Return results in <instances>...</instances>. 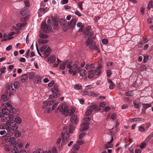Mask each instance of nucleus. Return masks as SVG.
Listing matches in <instances>:
<instances>
[{"instance_id":"64","label":"nucleus","mask_w":153,"mask_h":153,"mask_svg":"<svg viewBox=\"0 0 153 153\" xmlns=\"http://www.w3.org/2000/svg\"><path fill=\"white\" fill-rule=\"evenodd\" d=\"M24 3L25 6L27 7H29L30 5V3L28 0H26L24 1Z\"/></svg>"},{"instance_id":"62","label":"nucleus","mask_w":153,"mask_h":153,"mask_svg":"<svg viewBox=\"0 0 153 153\" xmlns=\"http://www.w3.org/2000/svg\"><path fill=\"white\" fill-rule=\"evenodd\" d=\"M4 149L5 151H9L10 149V148L9 146L6 145L4 147Z\"/></svg>"},{"instance_id":"30","label":"nucleus","mask_w":153,"mask_h":153,"mask_svg":"<svg viewBox=\"0 0 153 153\" xmlns=\"http://www.w3.org/2000/svg\"><path fill=\"white\" fill-rule=\"evenodd\" d=\"M92 109L90 108V107L89 106L88 109L85 112V115L86 116H88L91 114L92 112Z\"/></svg>"},{"instance_id":"12","label":"nucleus","mask_w":153,"mask_h":153,"mask_svg":"<svg viewBox=\"0 0 153 153\" xmlns=\"http://www.w3.org/2000/svg\"><path fill=\"white\" fill-rule=\"evenodd\" d=\"M2 112L0 113V117L3 115L7 116V115L10 114V111L9 110L6 108H4L2 109Z\"/></svg>"},{"instance_id":"10","label":"nucleus","mask_w":153,"mask_h":153,"mask_svg":"<svg viewBox=\"0 0 153 153\" xmlns=\"http://www.w3.org/2000/svg\"><path fill=\"white\" fill-rule=\"evenodd\" d=\"M98 64H99V63ZM102 65H99L97 67L96 69L94 70V73L96 75H99L101 73L102 70Z\"/></svg>"},{"instance_id":"20","label":"nucleus","mask_w":153,"mask_h":153,"mask_svg":"<svg viewBox=\"0 0 153 153\" xmlns=\"http://www.w3.org/2000/svg\"><path fill=\"white\" fill-rule=\"evenodd\" d=\"M73 68L77 72V73H79L81 71V68L78 67L76 64L73 65L72 66Z\"/></svg>"},{"instance_id":"19","label":"nucleus","mask_w":153,"mask_h":153,"mask_svg":"<svg viewBox=\"0 0 153 153\" xmlns=\"http://www.w3.org/2000/svg\"><path fill=\"white\" fill-rule=\"evenodd\" d=\"M60 25L64 27H66L67 26V23L66 20L61 19L59 21Z\"/></svg>"},{"instance_id":"40","label":"nucleus","mask_w":153,"mask_h":153,"mask_svg":"<svg viewBox=\"0 0 153 153\" xmlns=\"http://www.w3.org/2000/svg\"><path fill=\"white\" fill-rule=\"evenodd\" d=\"M33 153H46V151H44L42 149H39L36 151L33 152Z\"/></svg>"},{"instance_id":"24","label":"nucleus","mask_w":153,"mask_h":153,"mask_svg":"<svg viewBox=\"0 0 153 153\" xmlns=\"http://www.w3.org/2000/svg\"><path fill=\"white\" fill-rule=\"evenodd\" d=\"M45 9L44 8H40L39 10L38 13L39 16H41L42 15L44 14L45 13L44 12Z\"/></svg>"},{"instance_id":"56","label":"nucleus","mask_w":153,"mask_h":153,"mask_svg":"<svg viewBox=\"0 0 153 153\" xmlns=\"http://www.w3.org/2000/svg\"><path fill=\"white\" fill-rule=\"evenodd\" d=\"M67 68L69 69H72V66H71V62H68V63L67 64Z\"/></svg>"},{"instance_id":"47","label":"nucleus","mask_w":153,"mask_h":153,"mask_svg":"<svg viewBox=\"0 0 153 153\" xmlns=\"http://www.w3.org/2000/svg\"><path fill=\"white\" fill-rule=\"evenodd\" d=\"M147 69L146 66L144 65H142L140 68V70L142 71H146Z\"/></svg>"},{"instance_id":"27","label":"nucleus","mask_w":153,"mask_h":153,"mask_svg":"<svg viewBox=\"0 0 153 153\" xmlns=\"http://www.w3.org/2000/svg\"><path fill=\"white\" fill-rule=\"evenodd\" d=\"M108 82L109 84V88L110 89L112 90L114 88L113 87L114 85V83H113L111 79H108Z\"/></svg>"},{"instance_id":"14","label":"nucleus","mask_w":153,"mask_h":153,"mask_svg":"<svg viewBox=\"0 0 153 153\" xmlns=\"http://www.w3.org/2000/svg\"><path fill=\"white\" fill-rule=\"evenodd\" d=\"M70 121L73 123L76 124L78 122L77 116L75 115L72 116L70 118Z\"/></svg>"},{"instance_id":"4","label":"nucleus","mask_w":153,"mask_h":153,"mask_svg":"<svg viewBox=\"0 0 153 153\" xmlns=\"http://www.w3.org/2000/svg\"><path fill=\"white\" fill-rule=\"evenodd\" d=\"M51 91L53 93L49 97V99H52L56 97H59L60 94L59 93V91L58 89V85L55 84L53 87L51 88Z\"/></svg>"},{"instance_id":"13","label":"nucleus","mask_w":153,"mask_h":153,"mask_svg":"<svg viewBox=\"0 0 153 153\" xmlns=\"http://www.w3.org/2000/svg\"><path fill=\"white\" fill-rule=\"evenodd\" d=\"M90 108L92 109V111H99L101 109L97 105H93L91 106H89Z\"/></svg>"},{"instance_id":"5","label":"nucleus","mask_w":153,"mask_h":153,"mask_svg":"<svg viewBox=\"0 0 153 153\" xmlns=\"http://www.w3.org/2000/svg\"><path fill=\"white\" fill-rule=\"evenodd\" d=\"M40 51L41 52H44V57L45 58H47L50 54L51 52V49L47 45H44L40 49Z\"/></svg>"},{"instance_id":"50","label":"nucleus","mask_w":153,"mask_h":153,"mask_svg":"<svg viewBox=\"0 0 153 153\" xmlns=\"http://www.w3.org/2000/svg\"><path fill=\"white\" fill-rule=\"evenodd\" d=\"M48 36L44 34H40L39 35V37L41 38L45 39L48 37Z\"/></svg>"},{"instance_id":"29","label":"nucleus","mask_w":153,"mask_h":153,"mask_svg":"<svg viewBox=\"0 0 153 153\" xmlns=\"http://www.w3.org/2000/svg\"><path fill=\"white\" fill-rule=\"evenodd\" d=\"M48 41V39H40L38 40V42L39 43L42 44H47Z\"/></svg>"},{"instance_id":"32","label":"nucleus","mask_w":153,"mask_h":153,"mask_svg":"<svg viewBox=\"0 0 153 153\" xmlns=\"http://www.w3.org/2000/svg\"><path fill=\"white\" fill-rule=\"evenodd\" d=\"M79 74L81 76H84L87 73L85 69H81V71H79Z\"/></svg>"},{"instance_id":"21","label":"nucleus","mask_w":153,"mask_h":153,"mask_svg":"<svg viewBox=\"0 0 153 153\" xmlns=\"http://www.w3.org/2000/svg\"><path fill=\"white\" fill-rule=\"evenodd\" d=\"M133 103L134 105V108L137 109L140 107L141 105V102H138L137 101L134 100L133 101Z\"/></svg>"},{"instance_id":"16","label":"nucleus","mask_w":153,"mask_h":153,"mask_svg":"<svg viewBox=\"0 0 153 153\" xmlns=\"http://www.w3.org/2000/svg\"><path fill=\"white\" fill-rule=\"evenodd\" d=\"M27 74H23L20 77V81L22 83H24L27 81Z\"/></svg>"},{"instance_id":"45","label":"nucleus","mask_w":153,"mask_h":153,"mask_svg":"<svg viewBox=\"0 0 153 153\" xmlns=\"http://www.w3.org/2000/svg\"><path fill=\"white\" fill-rule=\"evenodd\" d=\"M69 73L70 74H72L73 75V76H74L76 74V73H77V72H76V71L75 70H74L73 69H70L69 70Z\"/></svg>"},{"instance_id":"6","label":"nucleus","mask_w":153,"mask_h":153,"mask_svg":"<svg viewBox=\"0 0 153 153\" xmlns=\"http://www.w3.org/2000/svg\"><path fill=\"white\" fill-rule=\"evenodd\" d=\"M61 136L62 137V141L61 144V147L66 144L68 142V140L69 138V134L67 131H65L64 134L63 133H61Z\"/></svg>"},{"instance_id":"51","label":"nucleus","mask_w":153,"mask_h":153,"mask_svg":"<svg viewBox=\"0 0 153 153\" xmlns=\"http://www.w3.org/2000/svg\"><path fill=\"white\" fill-rule=\"evenodd\" d=\"M146 142H143L141 143V145L140 146V147L141 149H143L146 146Z\"/></svg>"},{"instance_id":"46","label":"nucleus","mask_w":153,"mask_h":153,"mask_svg":"<svg viewBox=\"0 0 153 153\" xmlns=\"http://www.w3.org/2000/svg\"><path fill=\"white\" fill-rule=\"evenodd\" d=\"M14 121L16 122V123L19 124L21 122L22 120L20 117H17L15 118V121Z\"/></svg>"},{"instance_id":"59","label":"nucleus","mask_w":153,"mask_h":153,"mask_svg":"<svg viewBox=\"0 0 153 153\" xmlns=\"http://www.w3.org/2000/svg\"><path fill=\"white\" fill-rule=\"evenodd\" d=\"M89 33V30H88L86 29L84 33L85 36V37H87L88 36V35Z\"/></svg>"},{"instance_id":"1","label":"nucleus","mask_w":153,"mask_h":153,"mask_svg":"<svg viewBox=\"0 0 153 153\" xmlns=\"http://www.w3.org/2000/svg\"><path fill=\"white\" fill-rule=\"evenodd\" d=\"M94 33L91 32L89 35V37L86 42L87 45H89V48L91 51H97V52L99 53L100 51V49L96 45L95 43L93 41L95 37L93 36Z\"/></svg>"},{"instance_id":"55","label":"nucleus","mask_w":153,"mask_h":153,"mask_svg":"<svg viewBox=\"0 0 153 153\" xmlns=\"http://www.w3.org/2000/svg\"><path fill=\"white\" fill-rule=\"evenodd\" d=\"M106 104V102H103L101 103L99 105V107L104 108L105 107Z\"/></svg>"},{"instance_id":"7","label":"nucleus","mask_w":153,"mask_h":153,"mask_svg":"<svg viewBox=\"0 0 153 153\" xmlns=\"http://www.w3.org/2000/svg\"><path fill=\"white\" fill-rule=\"evenodd\" d=\"M41 28L44 32L48 33L50 32L51 28L50 25H47L45 21L42 22L41 24Z\"/></svg>"},{"instance_id":"9","label":"nucleus","mask_w":153,"mask_h":153,"mask_svg":"<svg viewBox=\"0 0 153 153\" xmlns=\"http://www.w3.org/2000/svg\"><path fill=\"white\" fill-rule=\"evenodd\" d=\"M89 123L85 122L82 124L81 125L79 131H85L89 128Z\"/></svg>"},{"instance_id":"15","label":"nucleus","mask_w":153,"mask_h":153,"mask_svg":"<svg viewBox=\"0 0 153 153\" xmlns=\"http://www.w3.org/2000/svg\"><path fill=\"white\" fill-rule=\"evenodd\" d=\"M94 70L91 69L88 72V77L89 79H92L94 76Z\"/></svg>"},{"instance_id":"11","label":"nucleus","mask_w":153,"mask_h":153,"mask_svg":"<svg viewBox=\"0 0 153 153\" xmlns=\"http://www.w3.org/2000/svg\"><path fill=\"white\" fill-rule=\"evenodd\" d=\"M41 82V78L40 75L38 74L36 75L33 80V83L35 84H38Z\"/></svg>"},{"instance_id":"23","label":"nucleus","mask_w":153,"mask_h":153,"mask_svg":"<svg viewBox=\"0 0 153 153\" xmlns=\"http://www.w3.org/2000/svg\"><path fill=\"white\" fill-rule=\"evenodd\" d=\"M1 117V120L2 122H5L6 121H8V116H5V115H3L2 116L0 117V118Z\"/></svg>"},{"instance_id":"49","label":"nucleus","mask_w":153,"mask_h":153,"mask_svg":"<svg viewBox=\"0 0 153 153\" xmlns=\"http://www.w3.org/2000/svg\"><path fill=\"white\" fill-rule=\"evenodd\" d=\"M30 50L29 49H27L26 52L25 53V57L26 58H28L30 56Z\"/></svg>"},{"instance_id":"17","label":"nucleus","mask_w":153,"mask_h":153,"mask_svg":"<svg viewBox=\"0 0 153 153\" xmlns=\"http://www.w3.org/2000/svg\"><path fill=\"white\" fill-rule=\"evenodd\" d=\"M76 19H72L68 23V25L69 26L73 27H74L76 24Z\"/></svg>"},{"instance_id":"60","label":"nucleus","mask_w":153,"mask_h":153,"mask_svg":"<svg viewBox=\"0 0 153 153\" xmlns=\"http://www.w3.org/2000/svg\"><path fill=\"white\" fill-rule=\"evenodd\" d=\"M149 59V56L148 55L145 56L144 57L143 62L146 63L147 62V60Z\"/></svg>"},{"instance_id":"2","label":"nucleus","mask_w":153,"mask_h":153,"mask_svg":"<svg viewBox=\"0 0 153 153\" xmlns=\"http://www.w3.org/2000/svg\"><path fill=\"white\" fill-rule=\"evenodd\" d=\"M20 14L23 16H25L24 17L21 18L20 19L21 21L23 22L16 24V26L18 27L21 28L26 25L27 24L26 21L28 19L29 16V10L27 8L22 10L20 11Z\"/></svg>"},{"instance_id":"8","label":"nucleus","mask_w":153,"mask_h":153,"mask_svg":"<svg viewBox=\"0 0 153 153\" xmlns=\"http://www.w3.org/2000/svg\"><path fill=\"white\" fill-rule=\"evenodd\" d=\"M65 104H63L61 106L58 107V108L59 111L61 112L62 114L65 115V113H66L68 109V107L67 106H65Z\"/></svg>"},{"instance_id":"36","label":"nucleus","mask_w":153,"mask_h":153,"mask_svg":"<svg viewBox=\"0 0 153 153\" xmlns=\"http://www.w3.org/2000/svg\"><path fill=\"white\" fill-rule=\"evenodd\" d=\"M43 103L44 104V105L42 107L43 108H45L46 106H49V101L48 100H46L44 101Z\"/></svg>"},{"instance_id":"52","label":"nucleus","mask_w":153,"mask_h":153,"mask_svg":"<svg viewBox=\"0 0 153 153\" xmlns=\"http://www.w3.org/2000/svg\"><path fill=\"white\" fill-rule=\"evenodd\" d=\"M11 137L10 136H6L5 138V141L6 142H9L10 140Z\"/></svg>"},{"instance_id":"42","label":"nucleus","mask_w":153,"mask_h":153,"mask_svg":"<svg viewBox=\"0 0 153 153\" xmlns=\"http://www.w3.org/2000/svg\"><path fill=\"white\" fill-rule=\"evenodd\" d=\"M152 137H153L152 134L151 133H150L146 137L145 140V142H148Z\"/></svg>"},{"instance_id":"26","label":"nucleus","mask_w":153,"mask_h":153,"mask_svg":"<svg viewBox=\"0 0 153 153\" xmlns=\"http://www.w3.org/2000/svg\"><path fill=\"white\" fill-rule=\"evenodd\" d=\"M133 122H139L143 121L144 119L141 117L134 118L131 119Z\"/></svg>"},{"instance_id":"37","label":"nucleus","mask_w":153,"mask_h":153,"mask_svg":"<svg viewBox=\"0 0 153 153\" xmlns=\"http://www.w3.org/2000/svg\"><path fill=\"white\" fill-rule=\"evenodd\" d=\"M139 131L141 132L144 133L145 131V128L142 126H139L138 127Z\"/></svg>"},{"instance_id":"31","label":"nucleus","mask_w":153,"mask_h":153,"mask_svg":"<svg viewBox=\"0 0 153 153\" xmlns=\"http://www.w3.org/2000/svg\"><path fill=\"white\" fill-rule=\"evenodd\" d=\"M142 105L143 108L147 109L151 107L152 105L151 103H143L142 104Z\"/></svg>"},{"instance_id":"22","label":"nucleus","mask_w":153,"mask_h":153,"mask_svg":"<svg viewBox=\"0 0 153 153\" xmlns=\"http://www.w3.org/2000/svg\"><path fill=\"white\" fill-rule=\"evenodd\" d=\"M57 151L55 147H53L52 148L49 150L48 152L46 151V153H57Z\"/></svg>"},{"instance_id":"33","label":"nucleus","mask_w":153,"mask_h":153,"mask_svg":"<svg viewBox=\"0 0 153 153\" xmlns=\"http://www.w3.org/2000/svg\"><path fill=\"white\" fill-rule=\"evenodd\" d=\"M29 78L30 79H32L34 77L35 75L34 73L33 72H31L28 73Z\"/></svg>"},{"instance_id":"57","label":"nucleus","mask_w":153,"mask_h":153,"mask_svg":"<svg viewBox=\"0 0 153 153\" xmlns=\"http://www.w3.org/2000/svg\"><path fill=\"white\" fill-rule=\"evenodd\" d=\"M106 72L107 76L109 77H110L112 74L111 71L110 70H108L106 71Z\"/></svg>"},{"instance_id":"48","label":"nucleus","mask_w":153,"mask_h":153,"mask_svg":"<svg viewBox=\"0 0 153 153\" xmlns=\"http://www.w3.org/2000/svg\"><path fill=\"white\" fill-rule=\"evenodd\" d=\"M80 148V146H79L77 145L76 144H75L73 146V149L75 151H77Z\"/></svg>"},{"instance_id":"25","label":"nucleus","mask_w":153,"mask_h":153,"mask_svg":"<svg viewBox=\"0 0 153 153\" xmlns=\"http://www.w3.org/2000/svg\"><path fill=\"white\" fill-rule=\"evenodd\" d=\"M56 59V57L54 56H51L49 57L48 60L51 63H53Z\"/></svg>"},{"instance_id":"63","label":"nucleus","mask_w":153,"mask_h":153,"mask_svg":"<svg viewBox=\"0 0 153 153\" xmlns=\"http://www.w3.org/2000/svg\"><path fill=\"white\" fill-rule=\"evenodd\" d=\"M1 98L4 101H6L7 100V96L4 95H2Z\"/></svg>"},{"instance_id":"35","label":"nucleus","mask_w":153,"mask_h":153,"mask_svg":"<svg viewBox=\"0 0 153 153\" xmlns=\"http://www.w3.org/2000/svg\"><path fill=\"white\" fill-rule=\"evenodd\" d=\"M67 62L65 61V62L62 63L60 65V68L61 70H63L65 68V66Z\"/></svg>"},{"instance_id":"44","label":"nucleus","mask_w":153,"mask_h":153,"mask_svg":"<svg viewBox=\"0 0 153 153\" xmlns=\"http://www.w3.org/2000/svg\"><path fill=\"white\" fill-rule=\"evenodd\" d=\"M74 88L76 90H80L82 88V87L81 85L77 84L74 86Z\"/></svg>"},{"instance_id":"58","label":"nucleus","mask_w":153,"mask_h":153,"mask_svg":"<svg viewBox=\"0 0 153 153\" xmlns=\"http://www.w3.org/2000/svg\"><path fill=\"white\" fill-rule=\"evenodd\" d=\"M107 66L108 68H110L111 67V66L113 64V62H112L108 61L107 62Z\"/></svg>"},{"instance_id":"28","label":"nucleus","mask_w":153,"mask_h":153,"mask_svg":"<svg viewBox=\"0 0 153 153\" xmlns=\"http://www.w3.org/2000/svg\"><path fill=\"white\" fill-rule=\"evenodd\" d=\"M9 89L11 92L14 93L16 91V89H15L13 86V84H11L9 86Z\"/></svg>"},{"instance_id":"43","label":"nucleus","mask_w":153,"mask_h":153,"mask_svg":"<svg viewBox=\"0 0 153 153\" xmlns=\"http://www.w3.org/2000/svg\"><path fill=\"white\" fill-rule=\"evenodd\" d=\"M126 96L131 97L133 96V93L132 91H127L125 93Z\"/></svg>"},{"instance_id":"18","label":"nucleus","mask_w":153,"mask_h":153,"mask_svg":"<svg viewBox=\"0 0 153 153\" xmlns=\"http://www.w3.org/2000/svg\"><path fill=\"white\" fill-rule=\"evenodd\" d=\"M75 111V109L74 108H71V110L68 109L66 113H65V115L67 116L68 115L69 116L71 115Z\"/></svg>"},{"instance_id":"3","label":"nucleus","mask_w":153,"mask_h":153,"mask_svg":"<svg viewBox=\"0 0 153 153\" xmlns=\"http://www.w3.org/2000/svg\"><path fill=\"white\" fill-rule=\"evenodd\" d=\"M6 125L8 126L6 128V130L7 134L10 135H12L14 132V131L17 129L18 127L16 122L14 121L13 122H11L10 120H8L6 122Z\"/></svg>"},{"instance_id":"53","label":"nucleus","mask_w":153,"mask_h":153,"mask_svg":"<svg viewBox=\"0 0 153 153\" xmlns=\"http://www.w3.org/2000/svg\"><path fill=\"white\" fill-rule=\"evenodd\" d=\"M82 1L79 2L78 4V6L80 10H82L83 8L82 7Z\"/></svg>"},{"instance_id":"39","label":"nucleus","mask_w":153,"mask_h":153,"mask_svg":"<svg viewBox=\"0 0 153 153\" xmlns=\"http://www.w3.org/2000/svg\"><path fill=\"white\" fill-rule=\"evenodd\" d=\"M14 133L15 136L16 137H19L21 135V132H19V131H18V130H16V131H14Z\"/></svg>"},{"instance_id":"38","label":"nucleus","mask_w":153,"mask_h":153,"mask_svg":"<svg viewBox=\"0 0 153 153\" xmlns=\"http://www.w3.org/2000/svg\"><path fill=\"white\" fill-rule=\"evenodd\" d=\"M153 3L152 1H150L148 4V9L149 10L153 8Z\"/></svg>"},{"instance_id":"41","label":"nucleus","mask_w":153,"mask_h":153,"mask_svg":"<svg viewBox=\"0 0 153 153\" xmlns=\"http://www.w3.org/2000/svg\"><path fill=\"white\" fill-rule=\"evenodd\" d=\"M13 86L15 89H17L19 87V83L18 81H15L13 84Z\"/></svg>"},{"instance_id":"54","label":"nucleus","mask_w":153,"mask_h":153,"mask_svg":"<svg viewBox=\"0 0 153 153\" xmlns=\"http://www.w3.org/2000/svg\"><path fill=\"white\" fill-rule=\"evenodd\" d=\"M74 130V128L73 126H71L69 127V131L70 133H72Z\"/></svg>"},{"instance_id":"61","label":"nucleus","mask_w":153,"mask_h":153,"mask_svg":"<svg viewBox=\"0 0 153 153\" xmlns=\"http://www.w3.org/2000/svg\"><path fill=\"white\" fill-rule=\"evenodd\" d=\"M108 40L106 39H104L102 40V43L103 44H106L108 43Z\"/></svg>"},{"instance_id":"34","label":"nucleus","mask_w":153,"mask_h":153,"mask_svg":"<svg viewBox=\"0 0 153 153\" xmlns=\"http://www.w3.org/2000/svg\"><path fill=\"white\" fill-rule=\"evenodd\" d=\"M11 152L12 153H19V151L16 146H14L13 147L12 149Z\"/></svg>"}]
</instances>
